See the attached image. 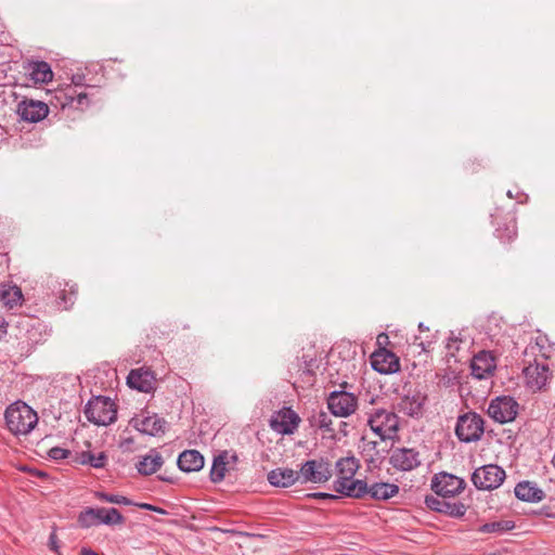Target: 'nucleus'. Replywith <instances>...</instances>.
I'll return each mask as SVG.
<instances>
[{
    "label": "nucleus",
    "mask_w": 555,
    "mask_h": 555,
    "mask_svg": "<svg viewBox=\"0 0 555 555\" xmlns=\"http://www.w3.org/2000/svg\"><path fill=\"white\" fill-rule=\"evenodd\" d=\"M4 417L8 429L14 435H27L38 423L36 411L22 401L9 405Z\"/></svg>",
    "instance_id": "nucleus-1"
},
{
    "label": "nucleus",
    "mask_w": 555,
    "mask_h": 555,
    "mask_svg": "<svg viewBox=\"0 0 555 555\" xmlns=\"http://www.w3.org/2000/svg\"><path fill=\"white\" fill-rule=\"evenodd\" d=\"M85 414L89 422L99 426H107L116 421L117 408L109 398L99 396L88 401Z\"/></svg>",
    "instance_id": "nucleus-2"
},
{
    "label": "nucleus",
    "mask_w": 555,
    "mask_h": 555,
    "mask_svg": "<svg viewBox=\"0 0 555 555\" xmlns=\"http://www.w3.org/2000/svg\"><path fill=\"white\" fill-rule=\"evenodd\" d=\"M125 518L118 509L112 508H87L78 516V522L83 528H90L99 525H121Z\"/></svg>",
    "instance_id": "nucleus-3"
},
{
    "label": "nucleus",
    "mask_w": 555,
    "mask_h": 555,
    "mask_svg": "<svg viewBox=\"0 0 555 555\" xmlns=\"http://www.w3.org/2000/svg\"><path fill=\"white\" fill-rule=\"evenodd\" d=\"M369 426L380 440L392 439L398 430V417L395 413L379 409L369 417Z\"/></svg>",
    "instance_id": "nucleus-4"
},
{
    "label": "nucleus",
    "mask_w": 555,
    "mask_h": 555,
    "mask_svg": "<svg viewBox=\"0 0 555 555\" xmlns=\"http://www.w3.org/2000/svg\"><path fill=\"white\" fill-rule=\"evenodd\" d=\"M455 433L464 442L477 441L483 434V420L476 413H467L459 417Z\"/></svg>",
    "instance_id": "nucleus-5"
},
{
    "label": "nucleus",
    "mask_w": 555,
    "mask_h": 555,
    "mask_svg": "<svg viewBox=\"0 0 555 555\" xmlns=\"http://www.w3.org/2000/svg\"><path fill=\"white\" fill-rule=\"evenodd\" d=\"M505 479V472L498 465H483L473 473L472 481L476 488L492 490L499 488Z\"/></svg>",
    "instance_id": "nucleus-6"
},
{
    "label": "nucleus",
    "mask_w": 555,
    "mask_h": 555,
    "mask_svg": "<svg viewBox=\"0 0 555 555\" xmlns=\"http://www.w3.org/2000/svg\"><path fill=\"white\" fill-rule=\"evenodd\" d=\"M332 477V466L330 462L320 459L307 461L299 470L301 483H323Z\"/></svg>",
    "instance_id": "nucleus-7"
},
{
    "label": "nucleus",
    "mask_w": 555,
    "mask_h": 555,
    "mask_svg": "<svg viewBox=\"0 0 555 555\" xmlns=\"http://www.w3.org/2000/svg\"><path fill=\"white\" fill-rule=\"evenodd\" d=\"M327 408L337 417H348L358 409V398L347 391H333L327 398Z\"/></svg>",
    "instance_id": "nucleus-8"
},
{
    "label": "nucleus",
    "mask_w": 555,
    "mask_h": 555,
    "mask_svg": "<svg viewBox=\"0 0 555 555\" xmlns=\"http://www.w3.org/2000/svg\"><path fill=\"white\" fill-rule=\"evenodd\" d=\"M518 413V403L511 397H498L488 408L489 416L498 423L504 424L515 420Z\"/></svg>",
    "instance_id": "nucleus-9"
},
{
    "label": "nucleus",
    "mask_w": 555,
    "mask_h": 555,
    "mask_svg": "<svg viewBox=\"0 0 555 555\" xmlns=\"http://www.w3.org/2000/svg\"><path fill=\"white\" fill-rule=\"evenodd\" d=\"M130 424L133 428L142 434L150 436L163 435L166 430L167 423L157 414L150 412H142L131 418Z\"/></svg>",
    "instance_id": "nucleus-10"
},
{
    "label": "nucleus",
    "mask_w": 555,
    "mask_h": 555,
    "mask_svg": "<svg viewBox=\"0 0 555 555\" xmlns=\"http://www.w3.org/2000/svg\"><path fill=\"white\" fill-rule=\"evenodd\" d=\"M300 423L299 415L291 408L275 412L270 420V427L280 435H292Z\"/></svg>",
    "instance_id": "nucleus-11"
},
{
    "label": "nucleus",
    "mask_w": 555,
    "mask_h": 555,
    "mask_svg": "<svg viewBox=\"0 0 555 555\" xmlns=\"http://www.w3.org/2000/svg\"><path fill=\"white\" fill-rule=\"evenodd\" d=\"M16 113L24 121L39 122L48 116L49 106L42 101L24 99L17 104Z\"/></svg>",
    "instance_id": "nucleus-12"
},
{
    "label": "nucleus",
    "mask_w": 555,
    "mask_h": 555,
    "mask_svg": "<svg viewBox=\"0 0 555 555\" xmlns=\"http://www.w3.org/2000/svg\"><path fill=\"white\" fill-rule=\"evenodd\" d=\"M433 490L441 496H454L464 489V480L448 473L437 474L431 481Z\"/></svg>",
    "instance_id": "nucleus-13"
},
{
    "label": "nucleus",
    "mask_w": 555,
    "mask_h": 555,
    "mask_svg": "<svg viewBox=\"0 0 555 555\" xmlns=\"http://www.w3.org/2000/svg\"><path fill=\"white\" fill-rule=\"evenodd\" d=\"M371 364L380 374H392L400 370L399 358L386 348H379L372 353Z\"/></svg>",
    "instance_id": "nucleus-14"
},
{
    "label": "nucleus",
    "mask_w": 555,
    "mask_h": 555,
    "mask_svg": "<svg viewBox=\"0 0 555 555\" xmlns=\"http://www.w3.org/2000/svg\"><path fill=\"white\" fill-rule=\"evenodd\" d=\"M526 385L533 391L542 389L551 377L546 363H531L524 369Z\"/></svg>",
    "instance_id": "nucleus-15"
},
{
    "label": "nucleus",
    "mask_w": 555,
    "mask_h": 555,
    "mask_svg": "<svg viewBox=\"0 0 555 555\" xmlns=\"http://www.w3.org/2000/svg\"><path fill=\"white\" fill-rule=\"evenodd\" d=\"M390 463L396 469L410 472L421 465L420 453L414 449H396L391 453Z\"/></svg>",
    "instance_id": "nucleus-16"
},
{
    "label": "nucleus",
    "mask_w": 555,
    "mask_h": 555,
    "mask_svg": "<svg viewBox=\"0 0 555 555\" xmlns=\"http://www.w3.org/2000/svg\"><path fill=\"white\" fill-rule=\"evenodd\" d=\"M237 462V455L232 451H223L215 457L210 469V479L212 482H220L224 479L227 472L233 469Z\"/></svg>",
    "instance_id": "nucleus-17"
},
{
    "label": "nucleus",
    "mask_w": 555,
    "mask_h": 555,
    "mask_svg": "<svg viewBox=\"0 0 555 555\" xmlns=\"http://www.w3.org/2000/svg\"><path fill=\"white\" fill-rule=\"evenodd\" d=\"M334 490L346 496L360 498L366 492V482L353 477L337 476Z\"/></svg>",
    "instance_id": "nucleus-18"
},
{
    "label": "nucleus",
    "mask_w": 555,
    "mask_h": 555,
    "mask_svg": "<svg viewBox=\"0 0 555 555\" xmlns=\"http://www.w3.org/2000/svg\"><path fill=\"white\" fill-rule=\"evenodd\" d=\"M472 374L478 378L483 379L492 375L495 370V361L493 356L488 351H481L476 354L470 363Z\"/></svg>",
    "instance_id": "nucleus-19"
},
{
    "label": "nucleus",
    "mask_w": 555,
    "mask_h": 555,
    "mask_svg": "<svg viewBox=\"0 0 555 555\" xmlns=\"http://www.w3.org/2000/svg\"><path fill=\"white\" fill-rule=\"evenodd\" d=\"M127 384L139 391L150 392L154 389L155 377L147 370H132L127 377Z\"/></svg>",
    "instance_id": "nucleus-20"
},
{
    "label": "nucleus",
    "mask_w": 555,
    "mask_h": 555,
    "mask_svg": "<svg viewBox=\"0 0 555 555\" xmlns=\"http://www.w3.org/2000/svg\"><path fill=\"white\" fill-rule=\"evenodd\" d=\"M268 480L274 487L287 488L300 481L299 472L291 468H275L268 474Z\"/></svg>",
    "instance_id": "nucleus-21"
},
{
    "label": "nucleus",
    "mask_w": 555,
    "mask_h": 555,
    "mask_svg": "<svg viewBox=\"0 0 555 555\" xmlns=\"http://www.w3.org/2000/svg\"><path fill=\"white\" fill-rule=\"evenodd\" d=\"M0 301L7 309H13L22 305V289L12 283L0 284Z\"/></svg>",
    "instance_id": "nucleus-22"
},
{
    "label": "nucleus",
    "mask_w": 555,
    "mask_h": 555,
    "mask_svg": "<svg viewBox=\"0 0 555 555\" xmlns=\"http://www.w3.org/2000/svg\"><path fill=\"white\" fill-rule=\"evenodd\" d=\"M178 466L186 473L197 472L204 466V457L196 450H186L179 455Z\"/></svg>",
    "instance_id": "nucleus-23"
},
{
    "label": "nucleus",
    "mask_w": 555,
    "mask_h": 555,
    "mask_svg": "<svg viewBox=\"0 0 555 555\" xmlns=\"http://www.w3.org/2000/svg\"><path fill=\"white\" fill-rule=\"evenodd\" d=\"M426 395L417 391L405 396L401 401L402 411L410 416H418L423 413L426 403Z\"/></svg>",
    "instance_id": "nucleus-24"
},
{
    "label": "nucleus",
    "mask_w": 555,
    "mask_h": 555,
    "mask_svg": "<svg viewBox=\"0 0 555 555\" xmlns=\"http://www.w3.org/2000/svg\"><path fill=\"white\" fill-rule=\"evenodd\" d=\"M163 464L164 460L160 453L156 450H151L138 462L137 468L138 472L142 475H152L156 473Z\"/></svg>",
    "instance_id": "nucleus-25"
},
{
    "label": "nucleus",
    "mask_w": 555,
    "mask_h": 555,
    "mask_svg": "<svg viewBox=\"0 0 555 555\" xmlns=\"http://www.w3.org/2000/svg\"><path fill=\"white\" fill-rule=\"evenodd\" d=\"M27 74L35 83H47L53 78L52 69L47 62L29 63Z\"/></svg>",
    "instance_id": "nucleus-26"
},
{
    "label": "nucleus",
    "mask_w": 555,
    "mask_h": 555,
    "mask_svg": "<svg viewBox=\"0 0 555 555\" xmlns=\"http://www.w3.org/2000/svg\"><path fill=\"white\" fill-rule=\"evenodd\" d=\"M515 495L526 502H539L543 499V491L530 481H521L515 487Z\"/></svg>",
    "instance_id": "nucleus-27"
},
{
    "label": "nucleus",
    "mask_w": 555,
    "mask_h": 555,
    "mask_svg": "<svg viewBox=\"0 0 555 555\" xmlns=\"http://www.w3.org/2000/svg\"><path fill=\"white\" fill-rule=\"evenodd\" d=\"M399 491L398 486L387 482H376L371 487L366 486L365 494L376 500H387L395 496Z\"/></svg>",
    "instance_id": "nucleus-28"
},
{
    "label": "nucleus",
    "mask_w": 555,
    "mask_h": 555,
    "mask_svg": "<svg viewBox=\"0 0 555 555\" xmlns=\"http://www.w3.org/2000/svg\"><path fill=\"white\" fill-rule=\"evenodd\" d=\"M359 468L354 456H346L336 462L337 476L353 477Z\"/></svg>",
    "instance_id": "nucleus-29"
},
{
    "label": "nucleus",
    "mask_w": 555,
    "mask_h": 555,
    "mask_svg": "<svg viewBox=\"0 0 555 555\" xmlns=\"http://www.w3.org/2000/svg\"><path fill=\"white\" fill-rule=\"evenodd\" d=\"M107 461V456L104 452H100L98 454H93L92 452H82L80 456V462L82 464H89L94 468H102L105 466Z\"/></svg>",
    "instance_id": "nucleus-30"
},
{
    "label": "nucleus",
    "mask_w": 555,
    "mask_h": 555,
    "mask_svg": "<svg viewBox=\"0 0 555 555\" xmlns=\"http://www.w3.org/2000/svg\"><path fill=\"white\" fill-rule=\"evenodd\" d=\"M66 101L62 103V106L72 105L75 101L77 102L79 107H85L89 105V100L87 93L80 92L75 93L72 92V89L69 88L67 92H65Z\"/></svg>",
    "instance_id": "nucleus-31"
},
{
    "label": "nucleus",
    "mask_w": 555,
    "mask_h": 555,
    "mask_svg": "<svg viewBox=\"0 0 555 555\" xmlns=\"http://www.w3.org/2000/svg\"><path fill=\"white\" fill-rule=\"evenodd\" d=\"M312 424H313V426H315L320 429H324L326 431H333L332 420L327 415V413L324 411H320L319 413H317L313 416Z\"/></svg>",
    "instance_id": "nucleus-32"
},
{
    "label": "nucleus",
    "mask_w": 555,
    "mask_h": 555,
    "mask_svg": "<svg viewBox=\"0 0 555 555\" xmlns=\"http://www.w3.org/2000/svg\"><path fill=\"white\" fill-rule=\"evenodd\" d=\"M96 498L101 501L113 503V504H119V505H132L133 503L127 499L124 495L119 494H108L104 492H98Z\"/></svg>",
    "instance_id": "nucleus-33"
},
{
    "label": "nucleus",
    "mask_w": 555,
    "mask_h": 555,
    "mask_svg": "<svg viewBox=\"0 0 555 555\" xmlns=\"http://www.w3.org/2000/svg\"><path fill=\"white\" fill-rule=\"evenodd\" d=\"M68 451L63 449V448H59V447H55V448H52L50 451H49V456L53 460H63V459H66L67 455H68Z\"/></svg>",
    "instance_id": "nucleus-34"
},
{
    "label": "nucleus",
    "mask_w": 555,
    "mask_h": 555,
    "mask_svg": "<svg viewBox=\"0 0 555 555\" xmlns=\"http://www.w3.org/2000/svg\"><path fill=\"white\" fill-rule=\"evenodd\" d=\"M140 508L142 509H147V511H153V512H156V513H159V514H165V511L159 508V507H156L154 505H151L149 503H141V504H137Z\"/></svg>",
    "instance_id": "nucleus-35"
},
{
    "label": "nucleus",
    "mask_w": 555,
    "mask_h": 555,
    "mask_svg": "<svg viewBox=\"0 0 555 555\" xmlns=\"http://www.w3.org/2000/svg\"><path fill=\"white\" fill-rule=\"evenodd\" d=\"M8 325V322L3 318H0V340L7 335Z\"/></svg>",
    "instance_id": "nucleus-36"
},
{
    "label": "nucleus",
    "mask_w": 555,
    "mask_h": 555,
    "mask_svg": "<svg viewBox=\"0 0 555 555\" xmlns=\"http://www.w3.org/2000/svg\"><path fill=\"white\" fill-rule=\"evenodd\" d=\"M500 528V524L492 522L483 526L482 530L486 532H493Z\"/></svg>",
    "instance_id": "nucleus-37"
},
{
    "label": "nucleus",
    "mask_w": 555,
    "mask_h": 555,
    "mask_svg": "<svg viewBox=\"0 0 555 555\" xmlns=\"http://www.w3.org/2000/svg\"><path fill=\"white\" fill-rule=\"evenodd\" d=\"M83 76L82 75H74L72 78V82L75 86H81L83 83Z\"/></svg>",
    "instance_id": "nucleus-38"
},
{
    "label": "nucleus",
    "mask_w": 555,
    "mask_h": 555,
    "mask_svg": "<svg viewBox=\"0 0 555 555\" xmlns=\"http://www.w3.org/2000/svg\"><path fill=\"white\" fill-rule=\"evenodd\" d=\"M387 340H388V336H387L386 334H384V333H383V334H379V335L377 336V344H378V345H382V344H384V343H387Z\"/></svg>",
    "instance_id": "nucleus-39"
},
{
    "label": "nucleus",
    "mask_w": 555,
    "mask_h": 555,
    "mask_svg": "<svg viewBox=\"0 0 555 555\" xmlns=\"http://www.w3.org/2000/svg\"><path fill=\"white\" fill-rule=\"evenodd\" d=\"M50 545H51L52 550H56V547H57L54 534H51V537H50Z\"/></svg>",
    "instance_id": "nucleus-40"
},
{
    "label": "nucleus",
    "mask_w": 555,
    "mask_h": 555,
    "mask_svg": "<svg viewBox=\"0 0 555 555\" xmlns=\"http://www.w3.org/2000/svg\"><path fill=\"white\" fill-rule=\"evenodd\" d=\"M81 555H99V554L95 553L94 551L90 550V548H83L81 551Z\"/></svg>",
    "instance_id": "nucleus-41"
},
{
    "label": "nucleus",
    "mask_w": 555,
    "mask_h": 555,
    "mask_svg": "<svg viewBox=\"0 0 555 555\" xmlns=\"http://www.w3.org/2000/svg\"><path fill=\"white\" fill-rule=\"evenodd\" d=\"M459 338L454 336V334L452 333L450 338H449V343H448V348L451 349L452 348V343L453 341H456Z\"/></svg>",
    "instance_id": "nucleus-42"
},
{
    "label": "nucleus",
    "mask_w": 555,
    "mask_h": 555,
    "mask_svg": "<svg viewBox=\"0 0 555 555\" xmlns=\"http://www.w3.org/2000/svg\"><path fill=\"white\" fill-rule=\"evenodd\" d=\"M552 463H553V465H554V467H555V453H554V456H553Z\"/></svg>",
    "instance_id": "nucleus-43"
},
{
    "label": "nucleus",
    "mask_w": 555,
    "mask_h": 555,
    "mask_svg": "<svg viewBox=\"0 0 555 555\" xmlns=\"http://www.w3.org/2000/svg\"><path fill=\"white\" fill-rule=\"evenodd\" d=\"M507 196H508V197H513V195H512V192H511V191H508V192H507Z\"/></svg>",
    "instance_id": "nucleus-44"
},
{
    "label": "nucleus",
    "mask_w": 555,
    "mask_h": 555,
    "mask_svg": "<svg viewBox=\"0 0 555 555\" xmlns=\"http://www.w3.org/2000/svg\"><path fill=\"white\" fill-rule=\"evenodd\" d=\"M420 328L425 330V326H423V323H420Z\"/></svg>",
    "instance_id": "nucleus-45"
},
{
    "label": "nucleus",
    "mask_w": 555,
    "mask_h": 555,
    "mask_svg": "<svg viewBox=\"0 0 555 555\" xmlns=\"http://www.w3.org/2000/svg\"><path fill=\"white\" fill-rule=\"evenodd\" d=\"M420 328L425 330V326H423V323H420Z\"/></svg>",
    "instance_id": "nucleus-46"
}]
</instances>
